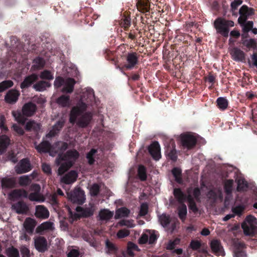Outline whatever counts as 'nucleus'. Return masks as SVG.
Returning a JSON list of instances; mask_svg holds the SVG:
<instances>
[{
    "label": "nucleus",
    "mask_w": 257,
    "mask_h": 257,
    "mask_svg": "<svg viewBox=\"0 0 257 257\" xmlns=\"http://www.w3.org/2000/svg\"><path fill=\"white\" fill-rule=\"evenodd\" d=\"M208 197L215 200L217 198H222V193L220 190L215 189L214 190L210 191L208 194Z\"/></svg>",
    "instance_id": "79ce46f5"
},
{
    "label": "nucleus",
    "mask_w": 257,
    "mask_h": 257,
    "mask_svg": "<svg viewBox=\"0 0 257 257\" xmlns=\"http://www.w3.org/2000/svg\"><path fill=\"white\" fill-rule=\"evenodd\" d=\"M242 27V30L244 33H247L251 30L253 27V22L252 21H248L245 23L240 24Z\"/></svg>",
    "instance_id": "3c124183"
},
{
    "label": "nucleus",
    "mask_w": 257,
    "mask_h": 257,
    "mask_svg": "<svg viewBox=\"0 0 257 257\" xmlns=\"http://www.w3.org/2000/svg\"><path fill=\"white\" fill-rule=\"evenodd\" d=\"M243 233L247 236H253L257 233V219L252 215L245 218L241 225Z\"/></svg>",
    "instance_id": "7ed1b4c3"
},
{
    "label": "nucleus",
    "mask_w": 257,
    "mask_h": 257,
    "mask_svg": "<svg viewBox=\"0 0 257 257\" xmlns=\"http://www.w3.org/2000/svg\"><path fill=\"white\" fill-rule=\"evenodd\" d=\"M148 234L149 235V243L150 244L153 243L157 239L156 235L154 233V232H151L150 231H148Z\"/></svg>",
    "instance_id": "338daca9"
},
{
    "label": "nucleus",
    "mask_w": 257,
    "mask_h": 257,
    "mask_svg": "<svg viewBox=\"0 0 257 257\" xmlns=\"http://www.w3.org/2000/svg\"><path fill=\"white\" fill-rule=\"evenodd\" d=\"M45 64V62L42 58H37L33 60L32 70L36 71L42 69Z\"/></svg>",
    "instance_id": "473e14b6"
},
{
    "label": "nucleus",
    "mask_w": 257,
    "mask_h": 257,
    "mask_svg": "<svg viewBox=\"0 0 257 257\" xmlns=\"http://www.w3.org/2000/svg\"><path fill=\"white\" fill-rule=\"evenodd\" d=\"M13 82L11 80L4 81L0 83V92L4 91L6 89L12 86Z\"/></svg>",
    "instance_id": "8fccbe9b"
},
{
    "label": "nucleus",
    "mask_w": 257,
    "mask_h": 257,
    "mask_svg": "<svg viewBox=\"0 0 257 257\" xmlns=\"http://www.w3.org/2000/svg\"><path fill=\"white\" fill-rule=\"evenodd\" d=\"M57 103L62 107L69 106L70 104L69 96L65 95H62L57 99Z\"/></svg>",
    "instance_id": "c9c22d12"
},
{
    "label": "nucleus",
    "mask_w": 257,
    "mask_h": 257,
    "mask_svg": "<svg viewBox=\"0 0 257 257\" xmlns=\"http://www.w3.org/2000/svg\"><path fill=\"white\" fill-rule=\"evenodd\" d=\"M12 115L18 123L24 124L26 121V119L23 117L20 111H13L12 112Z\"/></svg>",
    "instance_id": "a19ab883"
},
{
    "label": "nucleus",
    "mask_w": 257,
    "mask_h": 257,
    "mask_svg": "<svg viewBox=\"0 0 257 257\" xmlns=\"http://www.w3.org/2000/svg\"><path fill=\"white\" fill-rule=\"evenodd\" d=\"M12 208L19 214L25 213L28 211V207L23 202H18L12 206Z\"/></svg>",
    "instance_id": "a878e982"
},
{
    "label": "nucleus",
    "mask_w": 257,
    "mask_h": 257,
    "mask_svg": "<svg viewBox=\"0 0 257 257\" xmlns=\"http://www.w3.org/2000/svg\"><path fill=\"white\" fill-rule=\"evenodd\" d=\"M234 22L227 21L221 18H218L214 22V26L217 33L224 37H227L229 32V27L234 26Z\"/></svg>",
    "instance_id": "20e7f679"
},
{
    "label": "nucleus",
    "mask_w": 257,
    "mask_h": 257,
    "mask_svg": "<svg viewBox=\"0 0 257 257\" xmlns=\"http://www.w3.org/2000/svg\"><path fill=\"white\" fill-rule=\"evenodd\" d=\"M50 86L51 84L49 82L45 81H40L34 84L33 88L37 91H43Z\"/></svg>",
    "instance_id": "72a5a7b5"
},
{
    "label": "nucleus",
    "mask_w": 257,
    "mask_h": 257,
    "mask_svg": "<svg viewBox=\"0 0 257 257\" xmlns=\"http://www.w3.org/2000/svg\"><path fill=\"white\" fill-rule=\"evenodd\" d=\"M68 211L69 214V217L71 218V221L80 218L82 216H90L93 214V212L90 211L88 214L85 213L83 209L81 207H77L75 209L76 212L74 213L71 210L70 208L68 207Z\"/></svg>",
    "instance_id": "ddd939ff"
},
{
    "label": "nucleus",
    "mask_w": 257,
    "mask_h": 257,
    "mask_svg": "<svg viewBox=\"0 0 257 257\" xmlns=\"http://www.w3.org/2000/svg\"><path fill=\"white\" fill-rule=\"evenodd\" d=\"M1 183L3 188H10L15 186L16 180L14 178L5 177L2 179Z\"/></svg>",
    "instance_id": "c85d7f7f"
},
{
    "label": "nucleus",
    "mask_w": 257,
    "mask_h": 257,
    "mask_svg": "<svg viewBox=\"0 0 257 257\" xmlns=\"http://www.w3.org/2000/svg\"><path fill=\"white\" fill-rule=\"evenodd\" d=\"M68 199L74 203L83 204L85 201L84 192L79 188H76L73 191L67 193Z\"/></svg>",
    "instance_id": "423d86ee"
},
{
    "label": "nucleus",
    "mask_w": 257,
    "mask_h": 257,
    "mask_svg": "<svg viewBox=\"0 0 257 257\" xmlns=\"http://www.w3.org/2000/svg\"><path fill=\"white\" fill-rule=\"evenodd\" d=\"M6 254L8 257H20L18 249L14 246L8 247L6 250Z\"/></svg>",
    "instance_id": "ea45409f"
},
{
    "label": "nucleus",
    "mask_w": 257,
    "mask_h": 257,
    "mask_svg": "<svg viewBox=\"0 0 257 257\" xmlns=\"http://www.w3.org/2000/svg\"><path fill=\"white\" fill-rule=\"evenodd\" d=\"M77 177V173L74 171H71L61 178V182L65 184H70L76 180Z\"/></svg>",
    "instance_id": "6ab92c4d"
},
{
    "label": "nucleus",
    "mask_w": 257,
    "mask_h": 257,
    "mask_svg": "<svg viewBox=\"0 0 257 257\" xmlns=\"http://www.w3.org/2000/svg\"><path fill=\"white\" fill-rule=\"evenodd\" d=\"M67 144L62 142H58L54 145L43 141L39 145L36 146V149L39 153L49 152L51 156H55L57 154L58 157L56 160L57 165H61L58 170V174L60 175L67 171L79 157V153L75 150H69L65 155L62 156L61 153L67 148Z\"/></svg>",
    "instance_id": "f257e3e1"
},
{
    "label": "nucleus",
    "mask_w": 257,
    "mask_h": 257,
    "mask_svg": "<svg viewBox=\"0 0 257 257\" xmlns=\"http://www.w3.org/2000/svg\"><path fill=\"white\" fill-rule=\"evenodd\" d=\"M96 153V150L95 149H92L91 151L87 154V159H88V163L90 164H92L94 160L93 159V156Z\"/></svg>",
    "instance_id": "680f3d73"
},
{
    "label": "nucleus",
    "mask_w": 257,
    "mask_h": 257,
    "mask_svg": "<svg viewBox=\"0 0 257 257\" xmlns=\"http://www.w3.org/2000/svg\"><path fill=\"white\" fill-rule=\"evenodd\" d=\"M34 245L39 252H44L48 249L47 241L43 236H37L34 238Z\"/></svg>",
    "instance_id": "9d476101"
},
{
    "label": "nucleus",
    "mask_w": 257,
    "mask_h": 257,
    "mask_svg": "<svg viewBox=\"0 0 257 257\" xmlns=\"http://www.w3.org/2000/svg\"><path fill=\"white\" fill-rule=\"evenodd\" d=\"M20 251L22 257H30V251L29 249L25 245H22L20 247Z\"/></svg>",
    "instance_id": "13d9d810"
},
{
    "label": "nucleus",
    "mask_w": 257,
    "mask_h": 257,
    "mask_svg": "<svg viewBox=\"0 0 257 257\" xmlns=\"http://www.w3.org/2000/svg\"><path fill=\"white\" fill-rule=\"evenodd\" d=\"M28 194L24 189H16L13 191L9 194V198L11 200H15L20 198H28Z\"/></svg>",
    "instance_id": "4be33fe9"
},
{
    "label": "nucleus",
    "mask_w": 257,
    "mask_h": 257,
    "mask_svg": "<svg viewBox=\"0 0 257 257\" xmlns=\"http://www.w3.org/2000/svg\"><path fill=\"white\" fill-rule=\"evenodd\" d=\"M148 211V206L146 203H143L140 207L139 212L140 216H144L146 215Z\"/></svg>",
    "instance_id": "052dcab7"
},
{
    "label": "nucleus",
    "mask_w": 257,
    "mask_h": 257,
    "mask_svg": "<svg viewBox=\"0 0 257 257\" xmlns=\"http://www.w3.org/2000/svg\"><path fill=\"white\" fill-rule=\"evenodd\" d=\"M191 189H188L187 190V200L189 202L188 206L190 210H191L193 212L196 213L198 211V208L193 199L191 197Z\"/></svg>",
    "instance_id": "e433bc0d"
},
{
    "label": "nucleus",
    "mask_w": 257,
    "mask_h": 257,
    "mask_svg": "<svg viewBox=\"0 0 257 257\" xmlns=\"http://www.w3.org/2000/svg\"><path fill=\"white\" fill-rule=\"evenodd\" d=\"M217 103L218 107L222 110L225 109L228 106L227 100L226 98L222 97H220L217 98Z\"/></svg>",
    "instance_id": "37998d69"
},
{
    "label": "nucleus",
    "mask_w": 257,
    "mask_h": 257,
    "mask_svg": "<svg viewBox=\"0 0 257 257\" xmlns=\"http://www.w3.org/2000/svg\"><path fill=\"white\" fill-rule=\"evenodd\" d=\"M130 234V231L127 229H121L118 231L117 233V236L118 238H124Z\"/></svg>",
    "instance_id": "e2e57ef3"
},
{
    "label": "nucleus",
    "mask_w": 257,
    "mask_h": 257,
    "mask_svg": "<svg viewBox=\"0 0 257 257\" xmlns=\"http://www.w3.org/2000/svg\"><path fill=\"white\" fill-rule=\"evenodd\" d=\"M75 81L72 78H66L63 79L61 77H57L54 81V85L56 87H59L63 85V92L71 93L73 90Z\"/></svg>",
    "instance_id": "39448f33"
},
{
    "label": "nucleus",
    "mask_w": 257,
    "mask_h": 257,
    "mask_svg": "<svg viewBox=\"0 0 257 257\" xmlns=\"http://www.w3.org/2000/svg\"><path fill=\"white\" fill-rule=\"evenodd\" d=\"M148 239L149 235L148 234V232H147L146 233H144L142 235V236H141L139 240V242L141 244H144L148 241Z\"/></svg>",
    "instance_id": "69168bd1"
},
{
    "label": "nucleus",
    "mask_w": 257,
    "mask_h": 257,
    "mask_svg": "<svg viewBox=\"0 0 257 257\" xmlns=\"http://www.w3.org/2000/svg\"><path fill=\"white\" fill-rule=\"evenodd\" d=\"M64 121H58L53 127V128L50 132L46 135V137L50 138L55 136L56 134L61 129L63 125Z\"/></svg>",
    "instance_id": "c756f323"
},
{
    "label": "nucleus",
    "mask_w": 257,
    "mask_h": 257,
    "mask_svg": "<svg viewBox=\"0 0 257 257\" xmlns=\"http://www.w3.org/2000/svg\"><path fill=\"white\" fill-rule=\"evenodd\" d=\"M38 79L37 74H33L27 77L21 84V88H24L30 86L33 82Z\"/></svg>",
    "instance_id": "393cba45"
},
{
    "label": "nucleus",
    "mask_w": 257,
    "mask_h": 257,
    "mask_svg": "<svg viewBox=\"0 0 257 257\" xmlns=\"http://www.w3.org/2000/svg\"><path fill=\"white\" fill-rule=\"evenodd\" d=\"M12 127L13 130L20 135H23L24 134V131L23 128L17 124L13 125Z\"/></svg>",
    "instance_id": "0e129e2a"
},
{
    "label": "nucleus",
    "mask_w": 257,
    "mask_h": 257,
    "mask_svg": "<svg viewBox=\"0 0 257 257\" xmlns=\"http://www.w3.org/2000/svg\"><path fill=\"white\" fill-rule=\"evenodd\" d=\"M25 128L27 131H38L40 129V125L33 120H30L27 122Z\"/></svg>",
    "instance_id": "4c0bfd02"
},
{
    "label": "nucleus",
    "mask_w": 257,
    "mask_h": 257,
    "mask_svg": "<svg viewBox=\"0 0 257 257\" xmlns=\"http://www.w3.org/2000/svg\"><path fill=\"white\" fill-rule=\"evenodd\" d=\"M230 54L233 60L235 61L243 62L245 59V54L243 51L238 48H233L230 51Z\"/></svg>",
    "instance_id": "4468645a"
},
{
    "label": "nucleus",
    "mask_w": 257,
    "mask_h": 257,
    "mask_svg": "<svg viewBox=\"0 0 257 257\" xmlns=\"http://www.w3.org/2000/svg\"><path fill=\"white\" fill-rule=\"evenodd\" d=\"M105 245L107 249V252L110 253L115 252L116 250V247L112 242L107 239L105 240Z\"/></svg>",
    "instance_id": "603ef678"
},
{
    "label": "nucleus",
    "mask_w": 257,
    "mask_h": 257,
    "mask_svg": "<svg viewBox=\"0 0 257 257\" xmlns=\"http://www.w3.org/2000/svg\"><path fill=\"white\" fill-rule=\"evenodd\" d=\"M244 247L243 242L238 240L235 241L233 244L234 257H246V253L243 251Z\"/></svg>",
    "instance_id": "2eb2a0df"
},
{
    "label": "nucleus",
    "mask_w": 257,
    "mask_h": 257,
    "mask_svg": "<svg viewBox=\"0 0 257 257\" xmlns=\"http://www.w3.org/2000/svg\"><path fill=\"white\" fill-rule=\"evenodd\" d=\"M118 224L120 226H126L130 228H133L135 226L132 220H122L119 222Z\"/></svg>",
    "instance_id": "bf43d9fd"
},
{
    "label": "nucleus",
    "mask_w": 257,
    "mask_h": 257,
    "mask_svg": "<svg viewBox=\"0 0 257 257\" xmlns=\"http://www.w3.org/2000/svg\"><path fill=\"white\" fill-rule=\"evenodd\" d=\"M189 246L193 250H198L201 246V243L200 241L198 240H192L190 242Z\"/></svg>",
    "instance_id": "6e6d98bb"
},
{
    "label": "nucleus",
    "mask_w": 257,
    "mask_h": 257,
    "mask_svg": "<svg viewBox=\"0 0 257 257\" xmlns=\"http://www.w3.org/2000/svg\"><path fill=\"white\" fill-rule=\"evenodd\" d=\"M180 140L182 146L188 149L193 147L196 143V138L190 134H182L180 136Z\"/></svg>",
    "instance_id": "6e6552de"
},
{
    "label": "nucleus",
    "mask_w": 257,
    "mask_h": 257,
    "mask_svg": "<svg viewBox=\"0 0 257 257\" xmlns=\"http://www.w3.org/2000/svg\"><path fill=\"white\" fill-rule=\"evenodd\" d=\"M36 224L35 219L28 217L25 219L23 223V228L26 232L31 234L33 233Z\"/></svg>",
    "instance_id": "f3484780"
},
{
    "label": "nucleus",
    "mask_w": 257,
    "mask_h": 257,
    "mask_svg": "<svg viewBox=\"0 0 257 257\" xmlns=\"http://www.w3.org/2000/svg\"><path fill=\"white\" fill-rule=\"evenodd\" d=\"M82 100L83 98H81L77 105L72 108L70 114V121L76 122L79 126L84 127L89 123L92 115L90 113H84L87 105Z\"/></svg>",
    "instance_id": "f03ea898"
},
{
    "label": "nucleus",
    "mask_w": 257,
    "mask_h": 257,
    "mask_svg": "<svg viewBox=\"0 0 257 257\" xmlns=\"http://www.w3.org/2000/svg\"><path fill=\"white\" fill-rule=\"evenodd\" d=\"M99 191V186L96 184L92 185L89 188V193L91 196H96Z\"/></svg>",
    "instance_id": "864d4df0"
},
{
    "label": "nucleus",
    "mask_w": 257,
    "mask_h": 257,
    "mask_svg": "<svg viewBox=\"0 0 257 257\" xmlns=\"http://www.w3.org/2000/svg\"><path fill=\"white\" fill-rule=\"evenodd\" d=\"M138 176L142 181H145L147 179L146 168L143 166H140L138 168Z\"/></svg>",
    "instance_id": "de8ad7c7"
},
{
    "label": "nucleus",
    "mask_w": 257,
    "mask_h": 257,
    "mask_svg": "<svg viewBox=\"0 0 257 257\" xmlns=\"http://www.w3.org/2000/svg\"><path fill=\"white\" fill-rule=\"evenodd\" d=\"M35 214L38 218L47 219L49 216V211L44 206L37 205L36 206Z\"/></svg>",
    "instance_id": "a211bd4d"
},
{
    "label": "nucleus",
    "mask_w": 257,
    "mask_h": 257,
    "mask_svg": "<svg viewBox=\"0 0 257 257\" xmlns=\"http://www.w3.org/2000/svg\"><path fill=\"white\" fill-rule=\"evenodd\" d=\"M172 173L175 179V180L179 183H181L182 182L181 179V170L179 168H174Z\"/></svg>",
    "instance_id": "49530a36"
},
{
    "label": "nucleus",
    "mask_w": 257,
    "mask_h": 257,
    "mask_svg": "<svg viewBox=\"0 0 257 257\" xmlns=\"http://www.w3.org/2000/svg\"><path fill=\"white\" fill-rule=\"evenodd\" d=\"M113 215V212L110 211L107 209H102L100 211L98 215V218L101 221H107L109 220Z\"/></svg>",
    "instance_id": "cd10ccee"
},
{
    "label": "nucleus",
    "mask_w": 257,
    "mask_h": 257,
    "mask_svg": "<svg viewBox=\"0 0 257 257\" xmlns=\"http://www.w3.org/2000/svg\"><path fill=\"white\" fill-rule=\"evenodd\" d=\"M160 146L158 142L153 143L149 147V151L155 160H159L161 157Z\"/></svg>",
    "instance_id": "dca6fc26"
},
{
    "label": "nucleus",
    "mask_w": 257,
    "mask_h": 257,
    "mask_svg": "<svg viewBox=\"0 0 257 257\" xmlns=\"http://www.w3.org/2000/svg\"><path fill=\"white\" fill-rule=\"evenodd\" d=\"M36 109V105L31 102H29L23 106L22 108V113L24 115L30 116L34 113Z\"/></svg>",
    "instance_id": "b1692460"
},
{
    "label": "nucleus",
    "mask_w": 257,
    "mask_h": 257,
    "mask_svg": "<svg viewBox=\"0 0 257 257\" xmlns=\"http://www.w3.org/2000/svg\"><path fill=\"white\" fill-rule=\"evenodd\" d=\"M247 186L246 182L244 179H238L237 180V190L239 191H242Z\"/></svg>",
    "instance_id": "5fc2aeb1"
},
{
    "label": "nucleus",
    "mask_w": 257,
    "mask_h": 257,
    "mask_svg": "<svg viewBox=\"0 0 257 257\" xmlns=\"http://www.w3.org/2000/svg\"><path fill=\"white\" fill-rule=\"evenodd\" d=\"M10 144V140L6 135L0 136V154L4 153Z\"/></svg>",
    "instance_id": "bb28decb"
},
{
    "label": "nucleus",
    "mask_w": 257,
    "mask_h": 257,
    "mask_svg": "<svg viewBox=\"0 0 257 257\" xmlns=\"http://www.w3.org/2000/svg\"><path fill=\"white\" fill-rule=\"evenodd\" d=\"M20 95L19 91L16 90L12 89L9 90L5 97V99L7 103H15Z\"/></svg>",
    "instance_id": "aec40b11"
},
{
    "label": "nucleus",
    "mask_w": 257,
    "mask_h": 257,
    "mask_svg": "<svg viewBox=\"0 0 257 257\" xmlns=\"http://www.w3.org/2000/svg\"><path fill=\"white\" fill-rule=\"evenodd\" d=\"M34 173L28 176V175H24L22 176L19 178V184L20 186H26L29 185L32 179L34 178Z\"/></svg>",
    "instance_id": "2f4dec72"
},
{
    "label": "nucleus",
    "mask_w": 257,
    "mask_h": 257,
    "mask_svg": "<svg viewBox=\"0 0 257 257\" xmlns=\"http://www.w3.org/2000/svg\"><path fill=\"white\" fill-rule=\"evenodd\" d=\"M233 184L232 180H227L224 182V189L227 194H230L231 193Z\"/></svg>",
    "instance_id": "09e8293b"
},
{
    "label": "nucleus",
    "mask_w": 257,
    "mask_h": 257,
    "mask_svg": "<svg viewBox=\"0 0 257 257\" xmlns=\"http://www.w3.org/2000/svg\"><path fill=\"white\" fill-rule=\"evenodd\" d=\"M130 213V211L127 208L125 207H121L116 211L115 218L118 219L127 217Z\"/></svg>",
    "instance_id": "f704fd0d"
},
{
    "label": "nucleus",
    "mask_w": 257,
    "mask_h": 257,
    "mask_svg": "<svg viewBox=\"0 0 257 257\" xmlns=\"http://www.w3.org/2000/svg\"><path fill=\"white\" fill-rule=\"evenodd\" d=\"M180 239L178 238H175L173 240H170L167 246V248L168 249H173L177 245L180 243Z\"/></svg>",
    "instance_id": "4d7b16f0"
},
{
    "label": "nucleus",
    "mask_w": 257,
    "mask_h": 257,
    "mask_svg": "<svg viewBox=\"0 0 257 257\" xmlns=\"http://www.w3.org/2000/svg\"><path fill=\"white\" fill-rule=\"evenodd\" d=\"M138 63V58L135 53H130L126 57V64L124 67L127 69L133 68Z\"/></svg>",
    "instance_id": "5701e85b"
},
{
    "label": "nucleus",
    "mask_w": 257,
    "mask_h": 257,
    "mask_svg": "<svg viewBox=\"0 0 257 257\" xmlns=\"http://www.w3.org/2000/svg\"><path fill=\"white\" fill-rule=\"evenodd\" d=\"M159 219L161 225L164 227H167L170 222V219L168 215L163 214L159 216Z\"/></svg>",
    "instance_id": "c03bdc74"
},
{
    "label": "nucleus",
    "mask_w": 257,
    "mask_h": 257,
    "mask_svg": "<svg viewBox=\"0 0 257 257\" xmlns=\"http://www.w3.org/2000/svg\"><path fill=\"white\" fill-rule=\"evenodd\" d=\"M210 245L212 251L216 255L224 256L225 252L219 240L216 239L212 240L210 243Z\"/></svg>",
    "instance_id": "f8f14e48"
},
{
    "label": "nucleus",
    "mask_w": 257,
    "mask_h": 257,
    "mask_svg": "<svg viewBox=\"0 0 257 257\" xmlns=\"http://www.w3.org/2000/svg\"><path fill=\"white\" fill-rule=\"evenodd\" d=\"M40 77L42 79H46L49 80H53L54 79L53 74L51 71L47 70H45L41 72L40 74Z\"/></svg>",
    "instance_id": "a18cd8bd"
},
{
    "label": "nucleus",
    "mask_w": 257,
    "mask_h": 257,
    "mask_svg": "<svg viewBox=\"0 0 257 257\" xmlns=\"http://www.w3.org/2000/svg\"><path fill=\"white\" fill-rule=\"evenodd\" d=\"M178 215L180 219L184 221L186 219L187 213V207L184 204L181 205L178 207Z\"/></svg>",
    "instance_id": "58836bf2"
},
{
    "label": "nucleus",
    "mask_w": 257,
    "mask_h": 257,
    "mask_svg": "<svg viewBox=\"0 0 257 257\" xmlns=\"http://www.w3.org/2000/svg\"><path fill=\"white\" fill-rule=\"evenodd\" d=\"M54 229V223L52 222L47 221L38 226L36 228V232L38 233H42L45 231H52Z\"/></svg>",
    "instance_id": "412c9836"
},
{
    "label": "nucleus",
    "mask_w": 257,
    "mask_h": 257,
    "mask_svg": "<svg viewBox=\"0 0 257 257\" xmlns=\"http://www.w3.org/2000/svg\"><path fill=\"white\" fill-rule=\"evenodd\" d=\"M174 195L178 201L181 204H184V202L187 198L184 193L179 188L174 189Z\"/></svg>",
    "instance_id": "7c9ffc66"
},
{
    "label": "nucleus",
    "mask_w": 257,
    "mask_h": 257,
    "mask_svg": "<svg viewBox=\"0 0 257 257\" xmlns=\"http://www.w3.org/2000/svg\"><path fill=\"white\" fill-rule=\"evenodd\" d=\"M239 12L240 16L238 19V22L239 24H243L249 16L253 14V9L243 5L240 8Z\"/></svg>",
    "instance_id": "1a4fd4ad"
},
{
    "label": "nucleus",
    "mask_w": 257,
    "mask_h": 257,
    "mask_svg": "<svg viewBox=\"0 0 257 257\" xmlns=\"http://www.w3.org/2000/svg\"><path fill=\"white\" fill-rule=\"evenodd\" d=\"M30 190L32 192L28 196L30 201L37 202H43L45 201L44 196L40 193L41 187L39 185L33 184Z\"/></svg>",
    "instance_id": "0eeeda50"
},
{
    "label": "nucleus",
    "mask_w": 257,
    "mask_h": 257,
    "mask_svg": "<svg viewBox=\"0 0 257 257\" xmlns=\"http://www.w3.org/2000/svg\"><path fill=\"white\" fill-rule=\"evenodd\" d=\"M31 166L30 161L27 159L22 160L15 167V170L18 174H23L30 171Z\"/></svg>",
    "instance_id": "9b49d317"
},
{
    "label": "nucleus",
    "mask_w": 257,
    "mask_h": 257,
    "mask_svg": "<svg viewBox=\"0 0 257 257\" xmlns=\"http://www.w3.org/2000/svg\"><path fill=\"white\" fill-rule=\"evenodd\" d=\"M244 208L241 206H238L232 208V210L233 213V214L240 215L243 211Z\"/></svg>",
    "instance_id": "774afa93"
}]
</instances>
